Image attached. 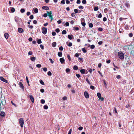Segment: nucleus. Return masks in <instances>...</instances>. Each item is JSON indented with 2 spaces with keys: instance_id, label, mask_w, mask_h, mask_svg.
<instances>
[{
  "instance_id": "nucleus-1",
  "label": "nucleus",
  "mask_w": 134,
  "mask_h": 134,
  "mask_svg": "<svg viewBox=\"0 0 134 134\" xmlns=\"http://www.w3.org/2000/svg\"><path fill=\"white\" fill-rule=\"evenodd\" d=\"M118 56L119 58L121 60H123L124 58V54L121 52L120 51L118 52Z\"/></svg>"
},
{
  "instance_id": "nucleus-2",
  "label": "nucleus",
  "mask_w": 134,
  "mask_h": 134,
  "mask_svg": "<svg viewBox=\"0 0 134 134\" xmlns=\"http://www.w3.org/2000/svg\"><path fill=\"white\" fill-rule=\"evenodd\" d=\"M47 14L48 16L51 19V20L50 21L52 22V20H53V15H52V12L51 11H50L49 12L47 11Z\"/></svg>"
},
{
  "instance_id": "nucleus-3",
  "label": "nucleus",
  "mask_w": 134,
  "mask_h": 134,
  "mask_svg": "<svg viewBox=\"0 0 134 134\" xmlns=\"http://www.w3.org/2000/svg\"><path fill=\"white\" fill-rule=\"evenodd\" d=\"M19 122L21 127L22 128L24 124V121L23 118H20L19 120Z\"/></svg>"
},
{
  "instance_id": "nucleus-4",
  "label": "nucleus",
  "mask_w": 134,
  "mask_h": 134,
  "mask_svg": "<svg viewBox=\"0 0 134 134\" xmlns=\"http://www.w3.org/2000/svg\"><path fill=\"white\" fill-rule=\"evenodd\" d=\"M97 95L98 98H99V100H100L101 101L103 100L104 99L102 97L100 93H97Z\"/></svg>"
},
{
  "instance_id": "nucleus-5",
  "label": "nucleus",
  "mask_w": 134,
  "mask_h": 134,
  "mask_svg": "<svg viewBox=\"0 0 134 134\" xmlns=\"http://www.w3.org/2000/svg\"><path fill=\"white\" fill-rule=\"evenodd\" d=\"M42 31L43 34H46L47 32V28L44 27H43L42 29Z\"/></svg>"
},
{
  "instance_id": "nucleus-6",
  "label": "nucleus",
  "mask_w": 134,
  "mask_h": 134,
  "mask_svg": "<svg viewBox=\"0 0 134 134\" xmlns=\"http://www.w3.org/2000/svg\"><path fill=\"white\" fill-rule=\"evenodd\" d=\"M29 97L30 98V99L31 101L33 103H34V97L32 96L30 94L29 95Z\"/></svg>"
},
{
  "instance_id": "nucleus-7",
  "label": "nucleus",
  "mask_w": 134,
  "mask_h": 134,
  "mask_svg": "<svg viewBox=\"0 0 134 134\" xmlns=\"http://www.w3.org/2000/svg\"><path fill=\"white\" fill-rule=\"evenodd\" d=\"M84 95L85 97L86 98H89V96L88 93L86 92L85 91L84 93Z\"/></svg>"
},
{
  "instance_id": "nucleus-8",
  "label": "nucleus",
  "mask_w": 134,
  "mask_h": 134,
  "mask_svg": "<svg viewBox=\"0 0 134 134\" xmlns=\"http://www.w3.org/2000/svg\"><path fill=\"white\" fill-rule=\"evenodd\" d=\"M0 79L2 81L4 82L5 83H7L8 81L7 80L5 79L3 77L1 76L0 77Z\"/></svg>"
},
{
  "instance_id": "nucleus-9",
  "label": "nucleus",
  "mask_w": 134,
  "mask_h": 134,
  "mask_svg": "<svg viewBox=\"0 0 134 134\" xmlns=\"http://www.w3.org/2000/svg\"><path fill=\"white\" fill-rule=\"evenodd\" d=\"M60 61L62 64H64L65 60L63 58H61L60 59Z\"/></svg>"
},
{
  "instance_id": "nucleus-10",
  "label": "nucleus",
  "mask_w": 134,
  "mask_h": 134,
  "mask_svg": "<svg viewBox=\"0 0 134 134\" xmlns=\"http://www.w3.org/2000/svg\"><path fill=\"white\" fill-rule=\"evenodd\" d=\"M19 85L21 88L23 90H24V87L23 86V84L21 82H20L19 83Z\"/></svg>"
},
{
  "instance_id": "nucleus-11",
  "label": "nucleus",
  "mask_w": 134,
  "mask_h": 134,
  "mask_svg": "<svg viewBox=\"0 0 134 134\" xmlns=\"http://www.w3.org/2000/svg\"><path fill=\"white\" fill-rule=\"evenodd\" d=\"M18 31L20 33H22L24 32V30L23 29L21 28H18Z\"/></svg>"
},
{
  "instance_id": "nucleus-12",
  "label": "nucleus",
  "mask_w": 134,
  "mask_h": 134,
  "mask_svg": "<svg viewBox=\"0 0 134 134\" xmlns=\"http://www.w3.org/2000/svg\"><path fill=\"white\" fill-rule=\"evenodd\" d=\"M4 35L6 39H7L9 37V35L8 33H5Z\"/></svg>"
},
{
  "instance_id": "nucleus-13",
  "label": "nucleus",
  "mask_w": 134,
  "mask_h": 134,
  "mask_svg": "<svg viewBox=\"0 0 134 134\" xmlns=\"http://www.w3.org/2000/svg\"><path fill=\"white\" fill-rule=\"evenodd\" d=\"M68 38L70 40L72 39V38L74 37L72 35H68Z\"/></svg>"
},
{
  "instance_id": "nucleus-14",
  "label": "nucleus",
  "mask_w": 134,
  "mask_h": 134,
  "mask_svg": "<svg viewBox=\"0 0 134 134\" xmlns=\"http://www.w3.org/2000/svg\"><path fill=\"white\" fill-rule=\"evenodd\" d=\"M19 19H20L17 16H16L15 17V20L16 23H19Z\"/></svg>"
},
{
  "instance_id": "nucleus-15",
  "label": "nucleus",
  "mask_w": 134,
  "mask_h": 134,
  "mask_svg": "<svg viewBox=\"0 0 134 134\" xmlns=\"http://www.w3.org/2000/svg\"><path fill=\"white\" fill-rule=\"evenodd\" d=\"M42 8L43 9L46 10H48L49 9V8L47 6H43L42 7Z\"/></svg>"
},
{
  "instance_id": "nucleus-16",
  "label": "nucleus",
  "mask_w": 134,
  "mask_h": 134,
  "mask_svg": "<svg viewBox=\"0 0 134 134\" xmlns=\"http://www.w3.org/2000/svg\"><path fill=\"white\" fill-rule=\"evenodd\" d=\"M66 43V44L69 47H71L72 45V43L71 42H67Z\"/></svg>"
},
{
  "instance_id": "nucleus-17",
  "label": "nucleus",
  "mask_w": 134,
  "mask_h": 134,
  "mask_svg": "<svg viewBox=\"0 0 134 134\" xmlns=\"http://www.w3.org/2000/svg\"><path fill=\"white\" fill-rule=\"evenodd\" d=\"M86 70H85V69H81L80 71V72L82 73L83 74H85V71Z\"/></svg>"
},
{
  "instance_id": "nucleus-18",
  "label": "nucleus",
  "mask_w": 134,
  "mask_h": 134,
  "mask_svg": "<svg viewBox=\"0 0 134 134\" xmlns=\"http://www.w3.org/2000/svg\"><path fill=\"white\" fill-rule=\"evenodd\" d=\"M52 46L53 47H55L56 46V43L55 42H54L52 43Z\"/></svg>"
},
{
  "instance_id": "nucleus-19",
  "label": "nucleus",
  "mask_w": 134,
  "mask_h": 134,
  "mask_svg": "<svg viewBox=\"0 0 134 134\" xmlns=\"http://www.w3.org/2000/svg\"><path fill=\"white\" fill-rule=\"evenodd\" d=\"M0 115L2 116H4L5 115V113L4 112L2 111L1 112L0 114Z\"/></svg>"
},
{
  "instance_id": "nucleus-20",
  "label": "nucleus",
  "mask_w": 134,
  "mask_h": 134,
  "mask_svg": "<svg viewBox=\"0 0 134 134\" xmlns=\"http://www.w3.org/2000/svg\"><path fill=\"white\" fill-rule=\"evenodd\" d=\"M78 69V67L76 65H75L74 66L73 69L74 70H77Z\"/></svg>"
},
{
  "instance_id": "nucleus-21",
  "label": "nucleus",
  "mask_w": 134,
  "mask_h": 134,
  "mask_svg": "<svg viewBox=\"0 0 134 134\" xmlns=\"http://www.w3.org/2000/svg\"><path fill=\"white\" fill-rule=\"evenodd\" d=\"M58 55L59 57H61L62 56V53L61 52H58Z\"/></svg>"
},
{
  "instance_id": "nucleus-22",
  "label": "nucleus",
  "mask_w": 134,
  "mask_h": 134,
  "mask_svg": "<svg viewBox=\"0 0 134 134\" xmlns=\"http://www.w3.org/2000/svg\"><path fill=\"white\" fill-rule=\"evenodd\" d=\"M82 50L83 51V53H85L87 51L85 49V48H83L82 49Z\"/></svg>"
},
{
  "instance_id": "nucleus-23",
  "label": "nucleus",
  "mask_w": 134,
  "mask_h": 134,
  "mask_svg": "<svg viewBox=\"0 0 134 134\" xmlns=\"http://www.w3.org/2000/svg\"><path fill=\"white\" fill-rule=\"evenodd\" d=\"M15 9L13 7L11 9V12L12 13L14 12L15 11Z\"/></svg>"
},
{
  "instance_id": "nucleus-24",
  "label": "nucleus",
  "mask_w": 134,
  "mask_h": 134,
  "mask_svg": "<svg viewBox=\"0 0 134 134\" xmlns=\"http://www.w3.org/2000/svg\"><path fill=\"white\" fill-rule=\"evenodd\" d=\"M86 81L90 85H91V83L88 80V78H86Z\"/></svg>"
},
{
  "instance_id": "nucleus-25",
  "label": "nucleus",
  "mask_w": 134,
  "mask_h": 134,
  "mask_svg": "<svg viewBox=\"0 0 134 134\" xmlns=\"http://www.w3.org/2000/svg\"><path fill=\"white\" fill-rule=\"evenodd\" d=\"M40 83L42 85H44V83L43 81L42 80H40Z\"/></svg>"
},
{
  "instance_id": "nucleus-26",
  "label": "nucleus",
  "mask_w": 134,
  "mask_h": 134,
  "mask_svg": "<svg viewBox=\"0 0 134 134\" xmlns=\"http://www.w3.org/2000/svg\"><path fill=\"white\" fill-rule=\"evenodd\" d=\"M38 9L37 8H36L34 9V12L36 13H38Z\"/></svg>"
},
{
  "instance_id": "nucleus-27",
  "label": "nucleus",
  "mask_w": 134,
  "mask_h": 134,
  "mask_svg": "<svg viewBox=\"0 0 134 134\" xmlns=\"http://www.w3.org/2000/svg\"><path fill=\"white\" fill-rule=\"evenodd\" d=\"M94 9L95 11H97L98 10V8L97 7H94Z\"/></svg>"
},
{
  "instance_id": "nucleus-28",
  "label": "nucleus",
  "mask_w": 134,
  "mask_h": 134,
  "mask_svg": "<svg viewBox=\"0 0 134 134\" xmlns=\"http://www.w3.org/2000/svg\"><path fill=\"white\" fill-rule=\"evenodd\" d=\"M67 57L68 59L69 60V61H71V59L70 57V56L69 54H67Z\"/></svg>"
},
{
  "instance_id": "nucleus-29",
  "label": "nucleus",
  "mask_w": 134,
  "mask_h": 134,
  "mask_svg": "<svg viewBox=\"0 0 134 134\" xmlns=\"http://www.w3.org/2000/svg\"><path fill=\"white\" fill-rule=\"evenodd\" d=\"M66 32L65 30H63L62 32L63 34H66Z\"/></svg>"
},
{
  "instance_id": "nucleus-30",
  "label": "nucleus",
  "mask_w": 134,
  "mask_h": 134,
  "mask_svg": "<svg viewBox=\"0 0 134 134\" xmlns=\"http://www.w3.org/2000/svg\"><path fill=\"white\" fill-rule=\"evenodd\" d=\"M30 59L32 61H34L36 59L35 57H32Z\"/></svg>"
},
{
  "instance_id": "nucleus-31",
  "label": "nucleus",
  "mask_w": 134,
  "mask_h": 134,
  "mask_svg": "<svg viewBox=\"0 0 134 134\" xmlns=\"http://www.w3.org/2000/svg\"><path fill=\"white\" fill-rule=\"evenodd\" d=\"M25 11V10L23 8L21 9L20 10V12L21 13H23Z\"/></svg>"
},
{
  "instance_id": "nucleus-32",
  "label": "nucleus",
  "mask_w": 134,
  "mask_h": 134,
  "mask_svg": "<svg viewBox=\"0 0 134 134\" xmlns=\"http://www.w3.org/2000/svg\"><path fill=\"white\" fill-rule=\"evenodd\" d=\"M89 26L90 27H93V25L92 23H90L89 24Z\"/></svg>"
},
{
  "instance_id": "nucleus-33",
  "label": "nucleus",
  "mask_w": 134,
  "mask_h": 134,
  "mask_svg": "<svg viewBox=\"0 0 134 134\" xmlns=\"http://www.w3.org/2000/svg\"><path fill=\"white\" fill-rule=\"evenodd\" d=\"M48 107L47 105H46L44 106V108L45 109H48Z\"/></svg>"
},
{
  "instance_id": "nucleus-34",
  "label": "nucleus",
  "mask_w": 134,
  "mask_h": 134,
  "mask_svg": "<svg viewBox=\"0 0 134 134\" xmlns=\"http://www.w3.org/2000/svg\"><path fill=\"white\" fill-rule=\"evenodd\" d=\"M42 42V41L41 39H39L37 41V43L38 44H40Z\"/></svg>"
},
{
  "instance_id": "nucleus-35",
  "label": "nucleus",
  "mask_w": 134,
  "mask_h": 134,
  "mask_svg": "<svg viewBox=\"0 0 134 134\" xmlns=\"http://www.w3.org/2000/svg\"><path fill=\"white\" fill-rule=\"evenodd\" d=\"M36 66L38 68H40L41 67V64H38L36 65Z\"/></svg>"
},
{
  "instance_id": "nucleus-36",
  "label": "nucleus",
  "mask_w": 134,
  "mask_h": 134,
  "mask_svg": "<svg viewBox=\"0 0 134 134\" xmlns=\"http://www.w3.org/2000/svg\"><path fill=\"white\" fill-rule=\"evenodd\" d=\"M90 87V88L92 90H94V87L93 86H91Z\"/></svg>"
},
{
  "instance_id": "nucleus-37",
  "label": "nucleus",
  "mask_w": 134,
  "mask_h": 134,
  "mask_svg": "<svg viewBox=\"0 0 134 134\" xmlns=\"http://www.w3.org/2000/svg\"><path fill=\"white\" fill-rule=\"evenodd\" d=\"M55 31L57 32L58 33L60 31V30L59 29L57 28L55 29Z\"/></svg>"
},
{
  "instance_id": "nucleus-38",
  "label": "nucleus",
  "mask_w": 134,
  "mask_h": 134,
  "mask_svg": "<svg viewBox=\"0 0 134 134\" xmlns=\"http://www.w3.org/2000/svg\"><path fill=\"white\" fill-rule=\"evenodd\" d=\"M59 49L60 50L62 51L63 50V47L62 46H60L59 47Z\"/></svg>"
},
{
  "instance_id": "nucleus-39",
  "label": "nucleus",
  "mask_w": 134,
  "mask_h": 134,
  "mask_svg": "<svg viewBox=\"0 0 134 134\" xmlns=\"http://www.w3.org/2000/svg\"><path fill=\"white\" fill-rule=\"evenodd\" d=\"M66 72H69L70 71V69L69 68H67L66 69Z\"/></svg>"
},
{
  "instance_id": "nucleus-40",
  "label": "nucleus",
  "mask_w": 134,
  "mask_h": 134,
  "mask_svg": "<svg viewBox=\"0 0 134 134\" xmlns=\"http://www.w3.org/2000/svg\"><path fill=\"white\" fill-rule=\"evenodd\" d=\"M47 74L49 76H51L52 75L51 72L50 71H48V72Z\"/></svg>"
},
{
  "instance_id": "nucleus-41",
  "label": "nucleus",
  "mask_w": 134,
  "mask_h": 134,
  "mask_svg": "<svg viewBox=\"0 0 134 134\" xmlns=\"http://www.w3.org/2000/svg\"><path fill=\"white\" fill-rule=\"evenodd\" d=\"M26 81L27 82V83L28 86H30V84H29V83L28 79L27 77H26Z\"/></svg>"
},
{
  "instance_id": "nucleus-42",
  "label": "nucleus",
  "mask_w": 134,
  "mask_h": 134,
  "mask_svg": "<svg viewBox=\"0 0 134 134\" xmlns=\"http://www.w3.org/2000/svg\"><path fill=\"white\" fill-rule=\"evenodd\" d=\"M102 15L100 13L98 15V16H97V17L98 18H100L102 17Z\"/></svg>"
},
{
  "instance_id": "nucleus-43",
  "label": "nucleus",
  "mask_w": 134,
  "mask_h": 134,
  "mask_svg": "<svg viewBox=\"0 0 134 134\" xmlns=\"http://www.w3.org/2000/svg\"><path fill=\"white\" fill-rule=\"evenodd\" d=\"M90 47L92 49H93L95 47V46L94 45H92Z\"/></svg>"
},
{
  "instance_id": "nucleus-44",
  "label": "nucleus",
  "mask_w": 134,
  "mask_h": 134,
  "mask_svg": "<svg viewBox=\"0 0 134 134\" xmlns=\"http://www.w3.org/2000/svg\"><path fill=\"white\" fill-rule=\"evenodd\" d=\"M79 8L80 9H83L84 8V7L80 5V6H79Z\"/></svg>"
},
{
  "instance_id": "nucleus-45",
  "label": "nucleus",
  "mask_w": 134,
  "mask_h": 134,
  "mask_svg": "<svg viewBox=\"0 0 134 134\" xmlns=\"http://www.w3.org/2000/svg\"><path fill=\"white\" fill-rule=\"evenodd\" d=\"M45 103V101L44 99H42L41 100V103L42 104H44Z\"/></svg>"
},
{
  "instance_id": "nucleus-46",
  "label": "nucleus",
  "mask_w": 134,
  "mask_h": 134,
  "mask_svg": "<svg viewBox=\"0 0 134 134\" xmlns=\"http://www.w3.org/2000/svg\"><path fill=\"white\" fill-rule=\"evenodd\" d=\"M74 11L76 13H77L78 12V10L77 9H74Z\"/></svg>"
},
{
  "instance_id": "nucleus-47",
  "label": "nucleus",
  "mask_w": 134,
  "mask_h": 134,
  "mask_svg": "<svg viewBox=\"0 0 134 134\" xmlns=\"http://www.w3.org/2000/svg\"><path fill=\"white\" fill-rule=\"evenodd\" d=\"M34 18V16L33 15H31L30 16V18L31 19H33Z\"/></svg>"
},
{
  "instance_id": "nucleus-48",
  "label": "nucleus",
  "mask_w": 134,
  "mask_h": 134,
  "mask_svg": "<svg viewBox=\"0 0 134 134\" xmlns=\"http://www.w3.org/2000/svg\"><path fill=\"white\" fill-rule=\"evenodd\" d=\"M82 25L84 27L86 25V23L85 22H82L81 23Z\"/></svg>"
},
{
  "instance_id": "nucleus-49",
  "label": "nucleus",
  "mask_w": 134,
  "mask_h": 134,
  "mask_svg": "<svg viewBox=\"0 0 134 134\" xmlns=\"http://www.w3.org/2000/svg\"><path fill=\"white\" fill-rule=\"evenodd\" d=\"M49 60L50 61L51 63L52 64H53L54 63V61H53L52 60V59L51 58H50L49 59Z\"/></svg>"
},
{
  "instance_id": "nucleus-50",
  "label": "nucleus",
  "mask_w": 134,
  "mask_h": 134,
  "mask_svg": "<svg viewBox=\"0 0 134 134\" xmlns=\"http://www.w3.org/2000/svg\"><path fill=\"white\" fill-rule=\"evenodd\" d=\"M47 15H48V14L47 13H44V14L43 15V16H44V17H47Z\"/></svg>"
},
{
  "instance_id": "nucleus-51",
  "label": "nucleus",
  "mask_w": 134,
  "mask_h": 134,
  "mask_svg": "<svg viewBox=\"0 0 134 134\" xmlns=\"http://www.w3.org/2000/svg\"><path fill=\"white\" fill-rule=\"evenodd\" d=\"M56 34V33L55 32H52V35L53 36H55Z\"/></svg>"
},
{
  "instance_id": "nucleus-52",
  "label": "nucleus",
  "mask_w": 134,
  "mask_h": 134,
  "mask_svg": "<svg viewBox=\"0 0 134 134\" xmlns=\"http://www.w3.org/2000/svg\"><path fill=\"white\" fill-rule=\"evenodd\" d=\"M107 19L105 17H104L103 19V20L104 21H107Z\"/></svg>"
},
{
  "instance_id": "nucleus-53",
  "label": "nucleus",
  "mask_w": 134,
  "mask_h": 134,
  "mask_svg": "<svg viewBox=\"0 0 134 134\" xmlns=\"http://www.w3.org/2000/svg\"><path fill=\"white\" fill-rule=\"evenodd\" d=\"M82 2V3L85 4L86 3V0H83Z\"/></svg>"
},
{
  "instance_id": "nucleus-54",
  "label": "nucleus",
  "mask_w": 134,
  "mask_h": 134,
  "mask_svg": "<svg viewBox=\"0 0 134 134\" xmlns=\"http://www.w3.org/2000/svg\"><path fill=\"white\" fill-rule=\"evenodd\" d=\"M32 54V52L31 51H29V52L28 54L29 55H31Z\"/></svg>"
},
{
  "instance_id": "nucleus-55",
  "label": "nucleus",
  "mask_w": 134,
  "mask_h": 134,
  "mask_svg": "<svg viewBox=\"0 0 134 134\" xmlns=\"http://www.w3.org/2000/svg\"><path fill=\"white\" fill-rule=\"evenodd\" d=\"M83 128L82 127L80 126V127H79L78 129L79 130H82Z\"/></svg>"
},
{
  "instance_id": "nucleus-56",
  "label": "nucleus",
  "mask_w": 134,
  "mask_h": 134,
  "mask_svg": "<svg viewBox=\"0 0 134 134\" xmlns=\"http://www.w3.org/2000/svg\"><path fill=\"white\" fill-rule=\"evenodd\" d=\"M103 82H104V84L105 86H107V85L106 84V83L105 82V80H103Z\"/></svg>"
},
{
  "instance_id": "nucleus-57",
  "label": "nucleus",
  "mask_w": 134,
  "mask_h": 134,
  "mask_svg": "<svg viewBox=\"0 0 134 134\" xmlns=\"http://www.w3.org/2000/svg\"><path fill=\"white\" fill-rule=\"evenodd\" d=\"M103 42L102 41H101L98 42V44L99 45H101L102 44Z\"/></svg>"
},
{
  "instance_id": "nucleus-58",
  "label": "nucleus",
  "mask_w": 134,
  "mask_h": 134,
  "mask_svg": "<svg viewBox=\"0 0 134 134\" xmlns=\"http://www.w3.org/2000/svg\"><path fill=\"white\" fill-rule=\"evenodd\" d=\"M43 70L44 71L46 72L47 71V69L46 68H43Z\"/></svg>"
},
{
  "instance_id": "nucleus-59",
  "label": "nucleus",
  "mask_w": 134,
  "mask_h": 134,
  "mask_svg": "<svg viewBox=\"0 0 134 134\" xmlns=\"http://www.w3.org/2000/svg\"><path fill=\"white\" fill-rule=\"evenodd\" d=\"M98 30L99 31H101L103 30V29L101 27H99L98 28Z\"/></svg>"
},
{
  "instance_id": "nucleus-60",
  "label": "nucleus",
  "mask_w": 134,
  "mask_h": 134,
  "mask_svg": "<svg viewBox=\"0 0 134 134\" xmlns=\"http://www.w3.org/2000/svg\"><path fill=\"white\" fill-rule=\"evenodd\" d=\"M63 99L64 100H66L67 99V98L66 97H63Z\"/></svg>"
},
{
  "instance_id": "nucleus-61",
  "label": "nucleus",
  "mask_w": 134,
  "mask_h": 134,
  "mask_svg": "<svg viewBox=\"0 0 134 134\" xmlns=\"http://www.w3.org/2000/svg\"><path fill=\"white\" fill-rule=\"evenodd\" d=\"M44 90L42 88L40 89V91L42 93L44 92Z\"/></svg>"
},
{
  "instance_id": "nucleus-62",
  "label": "nucleus",
  "mask_w": 134,
  "mask_h": 134,
  "mask_svg": "<svg viewBox=\"0 0 134 134\" xmlns=\"http://www.w3.org/2000/svg\"><path fill=\"white\" fill-rule=\"evenodd\" d=\"M65 24L66 26H69V23L68 22H66L65 23Z\"/></svg>"
},
{
  "instance_id": "nucleus-63",
  "label": "nucleus",
  "mask_w": 134,
  "mask_h": 134,
  "mask_svg": "<svg viewBox=\"0 0 134 134\" xmlns=\"http://www.w3.org/2000/svg\"><path fill=\"white\" fill-rule=\"evenodd\" d=\"M61 3L64 4H65L64 0H63L62 1H61Z\"/></svg>"
},
{
  "instance_id": "nucleus-64",
  "label": "nucleus",
  "mask_w": 134,
  "mask_h": 134,
  "mask_svg": "<svg viewBox=\"0 0 134 134\" xmlns=\"http://www.w3.org/2000/svg\"><path fill=\"white\" fill-rule=\"evenodd\" d=\"M72 132V130L71 129H70L68 132V134H71Z\"/></svg>"
}]
</instances>
